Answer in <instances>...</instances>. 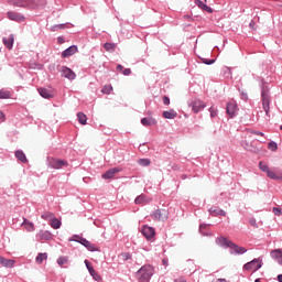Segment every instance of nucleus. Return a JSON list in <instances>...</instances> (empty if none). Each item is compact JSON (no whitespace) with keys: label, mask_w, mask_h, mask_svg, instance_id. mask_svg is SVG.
<instances>
[{"label":"nucleus","mask_w":282,"mask_h":282,"mask_svg":"<svg viewBox=\"0 0 282 282\" xmlns=\"http://www.w3.org/2000/svg\"><path fill=\"white\" fill-rule=\"evenodd\" d=\"M153 274H155L153 265L144 264L135 272V278L139 282H150Z\"/></svg>","instance_id":"obj_1"},{"label":"nucleus","mask_w":282,"mask_h":282,"mask_svg":"<svg viewBox=\"0 0 282 282\" xmlns=\"http://www.w3.org/2000/svg\"><path fill=\"white\" fill-rule=\"evenodd\" d=\"M261 100H262V107L265 112V116H269L271 97H270V87H268V85H262L261 87Z\"/></svg>","instance_id":"obj_2"},{"label":"nucleus","mask_w":282,"mask_h":282,"mask_svg":"<svg viewBox=\"0 0 282 282\" xmlns=\"http://www.w3.org/2000/svg\"><path fill=\"white\" fill-rule=\"evenodd\" d=\"M262 267H263V259L256 258L250 262H247L243 265V270H247L248 272H257V270H261Z\"/></svg>","instance_id":"obj_3"},{"label":"nucleus","mask_w":282,"mask_h":282,"mask_svg":"<svg viewBox=\"0 0 282 282\" xmlns=\"http://www.w3.org/2000/svg\"><path fill=\"white\" fill-rule=\"evenodd\" d=\"M46 164L51 169H56V170L63 169L65 166H69V163H67V161L61 160V159H55V158H50V156L46 159Z\"/></svg>","instance_id":"obj_4"},{"label":"nucleus","mask_w":282,"mask_h":282,"mask_svg":"<svg viewBox=\"0 0 282 282\" xmlns=\"http://www.w3.org/2000/svg\"><path fill=\"white\" fill-rule=\"evenodd\" d=\"M259 169H260V171H262V173H267V177H269V180L279 181V178H280L279 175L276 173L272 172L270 170V166H268L265 162L260 161Z\"/></svg>","instance_id":"obj_5"},{"label":"nucleus","mask_w":282,"mask_h":282,"mask_svg":"<svg viewBox=\"0 0 282 282\" xmlns=\"http://www.w3.org/2000/svg\"><path fill=\"white\" fill-rule=\"evenodd\" d=\"M8 3L13 8H31L34 6V0H9Z\"/></svg>","instance_id":"obj_6"},{"label":"nucleus","mask_w":282,"mask_h":282,"mask_svg":"<svg viewBox=\"0 0 282 282\" xmlns=\"http://www.w3.org/2000/svg\"><path fill=\"white\" fill-rule=\"evenodd\" d=\"M188 107H192V111L195 113H199V111L206 109V102H204L202 99H194L188 104Z\"/></svg>","instance_id":"obj_7"},{"label":"nucleus","mask_w":282,"mask_h":282,"mask_svg":"<svg viewBox=\"0 0 282 282\" xmlns=\"http://www.w3.org/2000/svg\"><path fill=\"white\" fill-rule=\"evenodd\" d=\"M151 216L155 221H166L169 219V212L165 209H156Z\"/></svg>","instance_id":"obj_8"},{"label":"nucleus","mask_w":282,"mask_h":282,"mask_svg":"<svg viewBox=\"0 0 282 282\" xmlns=\"http://www.w3.org/2000/svg\"><path fill=\"white\" fill-rule=\"evenodd\" d=\"M226 113L229 116V118H236V116L239 113V108L235 101L227 102Z\"/></svg>","instance_id":"obj_9"},{"label":"nucleus","mask_w":282,"mask_h":282,"mask_svg":"<svg viewBox=\"0 0 282 282\" xmlns=\"http://www.w3.org/2000/svg\"><path fill=\"white\" fill-rule=\"evenodd\" d=\"M141 234L148 241H151L155 237V228L144 225L141 229Z\"/></svg>","instance_id":"obj_10"},{"label":"nucleus","mask_w":282,"mask_h":282,"mask_svg":"<svg viewBox=\"0 0 282 282\" xmlns=\"http://www.w3.org/2000/svg\"><path fill=\"white\" fill-rule=\"evenodd\" d=\"M7 17L10 21H15L17 23H23L25 21V15L15 11L7 12Z\"/></svg>","instance_id":"obj_11"},{"label":"nucleus","mask_w":282,"mask_h":282,"mask_svg":"<svg viewBox=\"0 0 282 282\" xmlns=\"http://www.w3.org/2000/svg\"><path fill=\"white\" fill-rule=\"evenodd\" d=\"M78 243H80L82 246H84V248L88 249L89 252H99L100 249H98V247H96L95 243H91L89 240H87L86 238H80L78 240Z\"/></svg>","instance_id":"obj_12"},{"label":"nucleus","mask_w":282,"mask_h":282,"mask_svg":"<svg viewBox=\"0 0 282 282\" xmlns=\"http://www.w3.org/2000/svg\"><path fill=\"white\" fill-rule=\"evenodd\" d=\"M59 72H62V76L64 78H67L68 80H76V73H74V70H72V68H69L67 66H62Z\"/></svg>","instance_id":"obj_13"},{"label":"nucleus","mask_w":282,"mask_h":282,"mask_svg":"<svg viewBox=\"0 0 282 282\" xmlns=\"http://www.w3.org/2000/svg\"><path fill=\"white\" fill-rule=\"evenodd\" d=\"M230 254H246V252H248V249H246L245 247H240L239 245L231 242L230 243Z\"/></svg>","instance_id":"obj_14"},{"label":"nucleus","mask_w":282,"mask_h":282,"mask_svg":"<svg viewBox=\"0 0 282 282\" xmlns=\"http://www.w3.org/2000/svg\"><path fill=\"white\" fill-rule=\"evenodd\" d=\"M120 171H122V169L111 167L102 174V180H111L116 176L117 173H120Z\"/></svg>","instance_id":"obj_15"},{"label":"nucleus","mask_w":282,"mask_h":282,"mask_svg":"<svg viewBox=\"0 0 282 282\" xmlns=\"http://www.w3.org/2000/svg\"><path fill=\"white\" fill-rule=\"evenodd\" d=\"M76 52H78V46L72 45L62 52V58H69V56H74Z\"/></svg>","instance_id":"obj_16"},{"label":"nucleus","mask_w":282,"mask_h":282,"mask_svg":"<svg viewBox=\"0 0 282 282\" xmlns=\"http://www.w3.org/2000/svg\"><path fill=\"white\" fill-rule=\"evenodd\" d=\"M37 91L40 96L42 98H45L46 100H50V98H54V91L52 89L39 88Z\"/></svg>","instance_id":"obj_17"},{"label":"nucleus","mask_w":282,"mask_h":282,"mask_svg":"<svg viewBox=\"0 0 282 282\" xmlns=\"http://www.w3.org/2000/svg\"><path fill=\"white\" fill-rule=\"evenodd\" d=\"M230 243H232V241L228 240L225 237L216 238V245L220 248H225V250L230 248Z\"/></svg>","instance_id":"obj_18"},{"label":"nucleus","mask_w":282,"mask_h":282,"mask_svg":"<svg viewBox=\"0 0 282 282\" xmlns=\"http://www.w3.org/2000/svg\"><path fill=\"white\" fill-rule=\"evenodd\" d=\"M271 259L278 261L279 265H282V249H274L270 252Z\"/></svg>","instance_id":"obj_19"},{"label":"nucleus","mask_w":282,"mask_h":282,"mask_svg":"<svg viewBox=\"0 0 282 282\" xmlns=\"http://www.w3.org/2000/svg\"><path fill=\"white\" fill-rule=\"evenodd\" d=\"M14 263H17L15 260L0 256V265H2V268H14Z\"/></svg>","instance_id":"obj_20"},{"label":"nucleus","mask_w":282,"mask_h":282,"mask_svg":"<svg viewBox=\"0 0 282 282\" xmlns=\"http://www.w3.org/2000/svg\"><path fill=\"white\" fill-rule=\"evenodd\" d=\"M2 43L6 45L7 50H12V47H14V35L10 34L7 37H3Z\"/></svg>","instance_id":"obj_21"},{"label":"nucleus","mask_w":282,"mask_h":282,"mask_svg":"<svg viewBox=\"0 0 282 282\" xmlns=\"http://www.w3.org/2000/svg\"><path fill=\"white\" fill-rule=\"evenodd\" d=\"M85 265H86L90 276H93V279H95V281H98V279H100V276H98V273H96V270L94 269V267H91V263H89V260H85Z\"/></svg>","instance_id":"obj_22"},{"label":"nucleus","mask_w":282,"mask_h":282,"mask_svg":"<svg viewBox=\"0 0 282 282\" xmlns=\"http://www.w3.org/2000/svg\"><path fill=\"white\" fill-rule=\"evenodd\" d=\"M12 98V90L8 88L0 89V100H10Z\"/></svg>","instance_id":"obj_23"},{"label":"nucleus","mask_w":282,"mask_h":282,"mask_svg":"<svg viewBox=\"0 0 282 282\" xmlns=\"http://www.w3.org/2000/svg\"><path fill=\"white\" fill-rule=\"evenodd\" d=\"M195 3L198 8H200V10H204L205 12H208V14H213V8L208 7L202 0H195Z\"/></svg>","instance_id":"obj_24"},{"label":"nucleus","mask_w":282,"mask_h":282,"mask_svg":"<svg viewBox=\"0 0 282 282\" xmlns=\"http://www.w3.org/2000/svg\"><path fill=\"white\" fill-rule=\"evenodd\" d=\"M141 124L143 127H154V124H158V120L153 119V118H142L141 119Z\"/></svg>","instance_id":"obj_25"},{"label":"nucleus","mask_w":282,"mask_h":282,"mask_svg":"<svg viewBox=\"0 0 282 282\" xmlns=\"http://www.w3.org/2000/svg\"><path fill=\"white\" fill-rule=\"evenodd\" d=\"M15 158L19 162H22V164H26L28 162V156H25V152H23V150H17Z\"/></svg>","instance_id":"obj_26"},{"label":"nucleus","mask_w":282,"mask_h":282,"mask_svg":"<svg viewBox=\"0 0 282 282\" xmlns=\"http://www.w3.org/2000/svg\"><path fill=\"white\" fill-rule=\"evenodd\" d=\"M163 118H165L166 120H173L177 118V111H175L174 109L163 111Z\"/></svg>","instance_id":"obj_27"},{"label":"nucleus","mask_w":282,"mask_h":282,"mask_svg":"<svg viewBox=\"0 0 282 282\" xmlns=\"http://www.w3.org/2000/svg\"><path fill=\"white\" fill-rule=\"evenodd\" d=\"M39 236L42 241H50V239H52V232H50L48 230H41L39 232Z\"/></svg>","instance_id":"obj_28"},{"label":"nucleus","mask_w":282,"mask_h":282,"mask_svg":"<svg viewBox=\"0 0 282 282\" xmlns=\"http://www.w3.org/2000/svg\"><path fill=\"white\" fill-rule=\"evenodd\" d=\"M62 224L63 223L58 218L54 217L53 219H51L50 226L53 227L54 230H58V228H61Z\"/></svg>","instance_id":"obj_29"},{"label":"nucleus","mask_w":282,"mask_h":282,"mask_svg":"<svg viewBox=\"0 0 282 282\" xmlns=\"http://www.w3.org/2000/svg\"><path fill=\"white\" fill-rule=\"evenodd\" d=\"M22 226L26 228L28 232H34V224L30 223V220L24 219V221L22 223Z\"/></svg>","instance_id":"obj_30"},{"label":"nucleus","mask_w":282,"mask_h":282,"mask_svg":"<svg viewBox=\"0 0 282 282\" xmlns=\"http://www.w3.org/2000/svg\"><path fill=\"white\" fill-rule=\"evenodd\" d=\"M77 120H78L79 124H87V115L84 112H78Z\"/></svg>","instance_id":"obj_31"},{"label":"nucleus","mask_w":282,"mask_h":282,"mask_svg":"<svg viewBox=\"0 0 282 282\" xmlns=\"http://www.w3.org/2000/svg\"><path fill=\"white\" fill-rule=\"evenodd\" d=\"M104 47L106 50V52H116V44L115 43H105Z\"/></svg>","instance_id":"obj_32"},{"label":"nucleus","mask_w":282,"mask_h":282,"mask_svg":"<svg viewBox=\"0 0 282 282\" xmlns=\"http://www.w3.org/2000/svg\"><path fill=\"white\" fill-rule=\"evenodd\" d=\"M42 219H45L46 221H52L54 218V213L52 212H45L44 214L41 215Z\"/></svg>","instance_id":"obj_33"},{"label":"nucleus","mask_w":282,"mask_h":282,"mask_svg":"<svg viewBox=\"0 0 282 282\" xmlns=\"http://www.w3.org/2000/svg\"><path fill=\"white\" fill-rule=\"evenodd\" d=\"M134 204H147V195L141 194L134 199Z\"/></svg>","instance_id":"obj_34"},{"label":"nucleus","mask_w":282,"mask_h":282,"mask_svg":"<svg viewBox=\"0 0 282 282\" xmlns=\"http://www.w3.org/2000/svg\"><path fill=\"white\" fill-rule=\"evenodd\" d=\"M47 259V253H37L35 261L36 263H43Z\"/></svg>","instance_id":"obj_35"},{"label":"nucleus","mask_w":282,"mask_h":282,"mask_svg":"<svg viewBox=\"0 0 282 282\" xmlns=\"http://www.w3.org/2000/svg\"><path fill=\"white\" fill-rule=\"evenodd\" d=\"M209 113L212 119L217 118L219 116V110L216 107L212 106L209 108Z\"/></svg>","instance_id":"obj_36"},{"label":"nucleus","mask_w":282,"mask_h":282,"mask_svg":"<svg viewBox=\"0 0 282 282\" xmlns=\"http://www.w3.org/2000/svg\"><path fill=\"white\" fill-rule=\"evenodd\" d=\"M138 164H139L140 166H150V165H151V160H149V159H140V160L138 161Z\"/></svg>","instance_id":"obj_37"},{"label":"nucleus","mask_w":282,"mask_h":282,"mask_svg":"<svg viewBox=\"0 0 282 282\" xmlns=\"http://www.w3.org/2000/svg\"><path fill=\"white\" fill-rule=\"evenodd\" d=\"M268 149H269L270 151H276V149H279V145L276 144V142L270 141V142L268 143Z\"/></svg>","instance_id":"obj_38"},{"label":"nucleus","mask_w":282,"mask_h":282,"mask_svg":"<svg viewBox=\"0 0 282 282\" xmlns=\"http://www.w3.org/2000/svg\"><path fill=\"white\" fill-rule=\"evenodd\" d=\"M209 215L213 217H219V208H209Z\"/></svg>","instance_id":"obj_39"},{"label":"nucleus","mask_w":282,"mask_h":282,"mask_svg":"<svg viewBox=\"0 0 282 282\" xmlns=\"http://www.w3.org/2000/svg\"><path fill=\"white\" fill-rule=\"evenodd\" d=\"M121 259L122 261H129L131 259V253L129 252L121 253Z\"/></svg>","instance_id":"obj_40"},{"label":"nucleus","mask_w":282,"mask_h":282,"mask_svg":"<svg viewBox=\"0 0 282 282\" xmlns=\"http://www.w3.org/2000/svg\"><path fill=\"white\" fill-rule=\"evenodd\" d=\"M57 263H58L59 265H65V263H67V257H59V258L57 259Z\"/></svg>","instance_id":"obj_41"},{"label":"nucleus","mask_w":282,"mask_h":282,"mask_svg":"<svg viewBox=\"0 0 282 282\" xmlns=\"http://www.w3.org/2000/svg\"><path fill=\"white\" fill-rule=\"evenodd\" d=\"M80 239H83V237H80L79 235H74L73 237H70L68 239V241H76L78 243V241H80Z\"/></svg>","instance_id":"obj_42"},{"label":"nucleus","mask_w":282,"mask_h":282,"mask_svg":"<svg viewBox=\"0 0 282 282\" xmlns=\"http://www.w3.org/2000/svg\"><path fill=\"white\" fill-rule=\"evenodd\" d=\"M111 89H113V87L111 86H105L102 88V94H111Z\"/></svg>","instance_id":"obj_43"},{"label":"nucleus","mask_w":282,"mask_h":282,"mask_svg":"<svg viewBox=\"0 0 282 282\" xmlns=\"http://www.w3.org/2000/svg\"><path fill=\"white\" fill-rule=\"evenodd\" d=\"M249 224H250V226H253V228H259V226L257 225V219L256 218H250Z\"/></svg>","instance_id":"obj_44"},{"label":"nucleus","mask_w":282,"mask_h":282,"mask_svg":"<svg viewBox=\"0 0 282 282\" xmlns=\"http://www.w3.org/2000/svg\"><path fill=\"white\" fill-rule=\"evenodd\" d=\"M273 213L274 215H276L278 217H280V215H282V209L279 207H273Z\"/></svg>","instance_id":"obj_45"},{"label":"nucleus","mask_w":282,"mask_h":282,"mask_svg":"<svg viewBox=\"0 0 282 282\" xmlns=\"http://www.w3.org/2000/svg\"><path fill=\"white\" fill-rule=\"evenodd\" d=\"M242 147H243V149H246V151H252V147L250 145V143H248L246 141L242 143Z\"/></svg>","instance_id":"obj_46"},{"label":"nucleus","mask_w":282,"mask_h":282,"mask_svg":"<svg viewBox=\"0 0 282 282\" xmlns=\"http://www.w3.org/2000/svg\"><path fill=\"white\" fill-rule=\"evenodd\" d=\"M250 133H252L253 135H261V138H263V135H265V133L257 131V130H250Z\"/></svg>","instance_id":"obj_47"},{"label":"nucleus","mask_w":282,"mask_h":282,"mask_svg":"<svg viewBox=\"0 0 282 282\" xmlns=\"http://www.w3.org/2000/svg\"><path fill=\"white\" fill-rule=\"evenodd\" d=\"M123 76H131V68H126L122 72Z\"/></svg>","instance_id":"obj_48"},{"label":"nucleus","mask_w":282,"mask_h":282,"mask_svg":"<svg viewBox=\"0 0 282 282\" xmlns=\"http://www.w3.org/2000/svg\"><path fill=\"white\" fill-rule=\"evenodd\" d=\"M203 63L205 65H213L215 63V59H204Z\"/></svg>","instance_id":"obj_49"},{"label":"nucleus","mask_w":282,"mask_h":282,"mask_svg":"<svg viewBox=\"0 0 282 282\" xmlns=\"http://www.w3.org/2000/svg\"><path fill=\"white\" fill-rule=\"evenodd\" d=\"M163 105H171V99L166 96L163 97Z\"/></svg>","instance_id":"obj_50"},{"label":"nucleus","mask_w":282,"mask_h":282,"mask_svg":"<svg viewBox=\"0 0 282 282\" xmlns=\"http://www.w3.org/2000/svg\"><path fill=\"white\" fill-rule=\"evenodd\" d=\"M0 122H6V113L0 110Z\"/></svg>","instance_id":"obj_51"},{"label":"nucleus","mask_w":282,"mask_h":282,"mask_svg":"<svg viewBox=\"0 0 282 282\" xmlns=\"http://www.w3.org/2000/svg\"><path fill=\"white\" fill-rule=\"evenodd\" d=\"M218 216L226 217V212L224 209H218Z\"/></svg>","instance_id":"obj_52"},{"label":"nucleus","mask_w":282,"mask_h":282,"mask_svg":"<svg viewBox=\"0 0 282 282\" xmlns=\"http://www.w3.org/2000/svg\"><path fill=\"white\" fill-rule=\"evenodd\" d=\"M57 43H59V45H63V43H65V39L63 36H58Z\"/></svg>","instance_id":"obj_53"},{"label":"nucleus","mask_w":282,"mask_h":282,"mask_svg":"<svg viewBox=\"0 0 282 282\" xmlns=\"http://www.w3.org/2000/svg\"><path fill=\"white\" fill-rule=\"evenodd\" d=\"M58 25L57 24H55V25H53V26H51V32H58Z\"/></svg>","instance_id":"obj_54"},{"label":"nucleus","mask_w":282,"mask_h":282,"mask_svg":"<svg viewBox=\"0 0 282 282\" xmlns=\"http://www.w3.org/2000/svg\"><path fill=\"white\" fill-rule=\"evenodd\" d=\"M122 69H124V66H122L121 64L117 65V72H122Z\"/></svg>","instance_id":"obj_55"},{"label":"nucleus","mask_w":282,"mask_h":282,"mask_svg":"<svg viewBox=\"0 0 282 282\" xmlns=\"http://www.w3.org/2000/svg\"><path fill=\"white\" fill-rule=\"evenodd\" d=\"M175 282H186V278H178L175 280Z\"/></svg>","instance_id":"obj_56"},{"label":"nucleus","mask_w":282,"mask_h":282,"mask_svg":"<svg viewBox=\"0 0 282 282\" xmlns=\"http://www.w3.org/2000/svg\"><path fill=\"white\" fill-rule=\"evenodd\" d=\"M241 97H242V100H248V94L242 93V94H241Z\"/></svg>","instance_id":"obj_57"},{"label":"nucleus","mask_w":282,"mask_h":282,"mask_svg":"<svg viewBox=\"0 0 282 282\" xmlns=\"http://www.w3.org/2000/svg\"><path fill=\"white\" fill-rule=\"evenodd\" d=\"M58 30H63L65 28V24H57Z\"/></svg>","instance_id":"obj_58"},{"label":"nucleus","mask_w":282,"mask_h":282,"mask_svg":"<svg viewBox=\"0 0 282 282\" xmlns=\"http://www.w3.org/2000/svg\"><path fill=\"white\" fill-rule=\"evenodd\" d=\"M278 281H279V282H282V274H279V275H278Z\"/></svg>","instance_id":"obj_59"},{"label":"nucleus","mask_w":282,"mask_h":282,"mask_svg":"<svg viewBox=\"0 0 282 282\" xmlns=\"http://www.w3.org/2000/svg\"><path fill=\"white\" fill-rule=\"evenodd\" d=\"M202 228H206V225H199V230H202Z\"/></svg>","instance_id":"obj_60"},{"label":"nucleus","mask_w":282,"mask_h":282,"mask_svg":"<svg viewBox=\"0 0 282 282\" xmlns=\"http://www.w3.org/2000/svg\"><path fill=\"white\" fill-rule=\"evenodd\" d=\"M181 177H182V180H186L187 176H186V174H183Z\"/></svg>","instance_id":"obj_61"},{"label":"nucleus","mask_w":282,"mask_h":282,"mask_svg":"<svg viewBox=\"0 0 282 282\" xmlns=\"http://www.w3.org/2000/svg\"><path fill=\"white\" fill-rule=\"evenodd\" d=\"M254 282H261V279H256Z\"/></svg>","instance_id":"obj_62"},{"label":"nucleus","mask_w":282,"mask_h":282,"mask_svg":"<svg viewBox=\"0 0 282 282\" xmlns=\"http://www.w3.org/2000/svg\"><path fill=\"white\" fill-rule=\"evenodd\" d=\"M186 17V19H191V17L189 15H185Z\"/></svg>","instance_id":"obj_63"},{"label":"nucleus","mask_w":282,"mask_h":282,"mask_svg":"<svg viewBox=\"0 0 282 282\" xmlns=\"http://www.w3.org/2000/svg\"><path fill=\"white\" fill-rule=\"evenodd\" d=\"M280 129L282 130V126L280 127Z\"/></svg>","instance_id":"obj_64"}]
</instances>
